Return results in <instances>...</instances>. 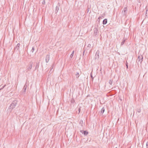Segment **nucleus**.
Returning a JSON list of instances; mask_svg holds the SVG:
<instances>
[{"mask_svg":"<svg viewBox=\"0 0 148 148\" xmlns=\"http://www.w3.org/2000/svg\"><path fill=\"white\" fill-rule=\"evenodd\" d=\"M17 102L18 100L16 99H14L12 101V103L9 106L8 110H10L11 109L10 112L12 111V110L15 108L16 105L17 104Z\"/></svg>","mask_w":148,"mask_h":148,"instance_id":"1","label":"nucleus"},{"mask_svg":"<svg viewBox=\"0 0 148 148\" xmlns=\"http://www.w3.org/2000/svg\"><path fill=\"white\" fill-rule=\"evenodd\" d=\"M33 64V62L32 61H31L29 62V65L27 66V70L28 71H29L32 68V65Z\"/></svg>","mask_w":148,"mask_h":148,"instance_id":"2","label":"nucleus"},{"mask_svg":"<svg viewBox=\"0 0 148 148\" xmlns=\"http://www.w3.org/2000/svg\"><path fill=\"white\" fill-rule=\"evenodd\" d=\"M99 53L100 52L98 50L97 51L96 54H95V59L98 60L99 59Z\"/></svg>","mask_w":148,"mask_h":148,"instance_id":"3","label":"nucleus"},{"mask_svg":"<svg viewBox=\"0 0 148 148\" xmlns=\"http://www.w3.org/2000/svg\"><path fill=\"white\" fill-rule=\"evenodd\" d=\"M143 57L142 55L139 56L138 57V62H140V63H141L143 61Z\"/></svg>","mask_w":148,"mask_h":148,"instance_id":"4","label":"nucleus"},{"mask_svg":"<svg viewBox=\"0 0 148 148\" xmlns=\"http://www.w3.org/2000/svg\"><path fill=\"white\" fill-rule=\"evenodd\" d=\"M80 132L85 136L87 135L88 133V132L87 130H80Z\"/></svg>","mask_w":148,"mask_h":148,"instance_id":"5","label":"nucleus"},{"mask_svg":"<svg viewBox=\"0 0 148 148\" xmlns=\"http://www.w3.org/2000/svg\"><path fill=\"white\" fill-rule=\"evenodd\" d=\"M27 87V85H26V84H25V85L24 86V87H23V90L22 92V93H25Z\"/></svg>","mask_w":148,"mask_h":148,"instance_id":"6","label":"nucleus"},{"mask_svg":"<svg viewBox=\"0 0 148 148\" xmlns=\"http://www.w3.org/2000/svg\"><path fill=\"white\" fill-rule=\"evenodd\" d=\"M94 35L95 36H97V33L98 32V29L95 28L94 29Z\"/></svg>","mask_w":148,"mask_h":148,"instance_id":"7","label":"nucleus"},{"mask_svg":"<svg viewBox=\"0 0 148 148\" xmlns=\"http://www.w3.org/2000/svg\"><path fill=\"white\" fill-rule=\"evenodd\" d=\"M60 6V4L58 3V5L56 6V10H55V13H57L58 12V10L59 9V8Z\"/></svg>","mask_w":148,"mask_h":148,"instance_id":"8","label":"nucleus"},{"mask_svg":"<svg viewBox=\"0 0 148 148\" xmlns=\"http://www.w3.org/2000/svg\"><path fill=\"white\" fill-rule=\"evenodd\" d=\"M50 54H48L46 56L45 58V61L46 63H48L49 60L50 58Z\"/></svg>","mask_w":148,"mask_h":148,"instance_id":"9","label":"nucleus"},{"mask_svg":"<svg viewBox=\"0 0 148 148\" xmlns=\"http://www.w3.org/2000/svg\"><path fill=\"white\" fill-rule=\"evenodd\" d=\"M127 8H124L123 10L122 14L123 15H126L127 14Z\"/></svg>","mask_w":148,"mask_h":148,"instance_id":"10","label":"nucleus"},{"mask_svg":"<svg viewBox=\"0 0 148 148\" xmlns=\"http://www.w3.org/2000/svg\"><path fill=\"white\" fill-rule=\"evenodd\" d=\"M20 43H18L16 46L14 48V50H15L16 49L17 50H18L19 49L20 47Z\"/></svg>","mask_w":148,"mask_h":148,"instance_id":"11","label":"nucleus"},{"mask_svg":"<svg viewBox=\"0 0 148 148\" xmlns=\"http://www.w3.org/2000/svg\"><path fill=\"white\" fill-rule=\"evenodd\" d=\"M39 66V62H36V66L35 67V69L38 70V69Z\"/></svg>","mask_w":148,"mask_h":148,"instance_id":"12","label":"nucleus"},{"mask_svg":"<svg viewBox=\"0 0 148 148\" xmlns=\"http://www.w3.org/2000/svg\"><path fill=\"white\" fill-rule=\"evenodd\" d=\"M126 39H127V38H125V37H124L123 38V41L121 43V46H122L125 43V42L126 40Z\"/></svg>","mask_w":148,"mask_h":148,"instance_id":"13","label":"nucleus"},{"mask_svg":"<svg viewBox=\"0 0 148 148\" xmlns=\"http://www.w3.org/2000/svg\"><path fill=\"white\" fill-rule=\"evenodd\" d=\"M71 104L73 105V106H74V105L75 104V100L73 98H72L71 99Z\"/></svg>","mask_w":148,"mask_h":148,"instance_id":"14","label":"nucleus"},{"mask_svg":"<svg viewBox=\"0 0 148 148\" xmlns=\"http://www.w3.org/2000/svg\"><path fill=\"white\" fill-rule=\"evenodd\" d=\"M107 22V19L106 18L104 19L103 21V25L106 24Z\"/></svg>","mask_w":148,"mask_h":148,"instance_id":"15","label":"nucleus"},{"mask_svg":"<svg viewBox=\"0 0 148 148\" xmlns=\"http://www.w3.org/2000/svg\"><path fill=\"white\" fill-rule=\"evenodd\" d=\"M103 18V16L102 15L99 16L97 20V21H98L99 23L100 22V19L102 18Z\"/></svg>","mask_w":148,"mask_h":148,"instance_id":"16","label":"nucleus"},{"mask_svg":"<svg viewBox=\"0 0 148 148\" xmlns=\"http://www.w3.org/2000/svg\"><path fill=\"white\" fill-rule=\"evenodd\" d=\"M79 124H80L81 125V127H82L83 126V121L82 120H81L79 122Z\"/></svg>","mask_w":148,"mask_h":148,"instance_id":"17","label":"nucleus"},{"mask_svg":"<svg viewBox=\"0 0 148 148\" xmlns=\"http://www.w3.org/2000/svg\"><path fill=\"white\" fill-rule=\"evenodd\" d=\"M105 111V109L104 107H103L101 109V114H103L104 113Z\"/></svg>","mask_w":148,"mask_h":148,"instance_id":"18","label":"nucleus"},{"mask_svg":"<svg viewBox=\"0 0 148 148\" xmlns=\"http://www.w3.org/2000/svg\"><path fill=\"white\" fill-rule=\"evenodd\" d=\"M113 80L112 79H111L109 80V83L110 85H112V84Z\"/></svg>","mask_w":148,"mask_h":148,"instance_id":"19","label":"nucleus"},{"mask_svg":"<svg viewBox=\"0 0 148 148\" xmlns=\"http://www.w3.org/2000/svg\"><path fill=\"white\" fill-rule=\"evenodd\" d=\"M119 88L118 86H115L114 88H112V89H114L113 90H115V89H118Z\"/></svg>","mask_w":148,"mask_h":148,"instance_id":"20","label":"nucleus"},{"mask_svg":"<svg viewBox=\"0 0 148 148\" xmlns=\"http://www.w3.org/2000/svg\"><path fill=\"white\" fill-rule=\"evenodd\" d=\"M74 51L73 50L72 51L71 54V55H70V57L72 58L73 56V55H74Z\"/></svg>","mask_w":148,"mask_h":148,"instance_id":"21","label":"nucleus"},{"mask_svg":"<svg viewBox=\"0 0 148 148\" xmlns=\"http://www.w3.org/2000/svg\"><path fill=\"white\" fill-rule=\"evenodd\" d=\"M35 49V48L34 47H32V50H31V52H32V53H33L34 52V51Z\"/></svg>","mask_w":148,"mask_h":148,"instance_id":"22","label":"nucleus"},{"mask_svg":"<svg viewBox=\"0 0 148 148\" xmlns=\"http://www.w3.org/2000/svg\"><path fill=\"white\" fill-rule=\"evenodd\" d=\"M141 110L140 108H137V111L138 113H140L141 112Z\"/></svg>","mask_w":148,"mask_h":148,"instance_id":"23","label":"nucleus"},{"mask_svg":"<svg viewBox=\"0 0 148 148\" xmlns=\"http://www.w3.org/2000/svg\"><path fill=\"white\" fill-rule=\"evenodd\" d=\"M90 8H89L88 6L86 10L87 13H88L89 12L90 10Z\"/></svg>","mask_w":148,"mask_h":148,"instance_id":"24","label":"nucleus"},{"mask_svg":"<svg viewBox=\"0 0 148 148\" xmlns=\"http://www.w3.org/2000/svg\"><path fill=\"white\" fill-rule=\"evenodd\" d=\"M81 107L80 106L79 107V108H78V111H79V113L80 112V111H81Z\"/></svg>","mask_w":148,"mask_h":148,"instance_id":"25","label":"nucleus"},{"mask_svg":"<svg viewBox=\"0 0 148 148\" xmlns=\"http://www.w3.org/2000/svg\"><path fill=\"white\" fill-rule=\"evenodd\" d=\"M145 9H146V13H145V15L146 16H147V13H148V12H147V11H148V10H147V7L146 6L145 8Z\"/></svg>","mask_w":148,"mask_h":148,"instance_id":"26","label":"nucleus"},{"mask_svg":"<svg viewBox=\"0 0 148 148\" xmlns=\"http://www.w3.org/2000/svg\"><path fill=\"white\" fill-rule=\"evenodd\" d=\"M87 47L88 49H90L91 47V45L90 44H88Z\"/></svg>","mask_w":148,"mask_h":148,"instance_id":"27","label":"nucleus"},{"mask_svg":"<svg viewBox=\"0 0 148 148\" xmlns=\"http://www.w3.org/2000/svg\"><path fill=\"white\" fill-rule=\"evenodd\" d=\"M76 77L78 78L79 77V73H77L75 75Z\"/></svg>","mask_w":148,"mask_h":148,"instance_id":"28","label":"nucleus"},{"mask_svg":"<svg viewBox=\"0 0 148 148\" xmlns=\"http://www.w3.org/2000/svg\"><path fill=\"white\" fill-rule=\"evenodd\" d=\"M6 86V84L2 86L0 88V89H1V90L3 88Z\"/></svg>","mask_w":148,"mask_h":148,"instance_id":"29","label":"nucleus"},{"mask_svg":"<svg viewBox=\"0 0 148 148\" xmlns=\"http://www.w3.org/2000/svg\"><path fill=\"white\" fill-rule=\"evenodd\" d=\"M90 77H91L92 78V80H93L94 77H93V76L92 75V73H91L90 74Z\"/></svg>","mask_w":148,"mask_h":148,"instance_id":"30","label":"nucleus"},{"mask_svg":"<svg viewBox=\"0 0 148 148\" xmlns=\"http://www.w3.org/2000/svg\"><path fill=\"white\" fill-rule=\"evenodd\" d=\"M45 0H43V1L42 2V4H45Z\"/></svg>","mask_w":148,"mask_h":148,"instance_id":"31","label":"nucleus"},{"mask_svg":"<svg viewBox=\"0 0 148 148\" xmlns=\"http://www.w3.org/2000/svg\"><path fill=\"white\" fill-rule=\"evenodd\" d=\"M146 146L147 148H148V141L147 142L146 144Z\"/></svg>","mask_w":148,"mask_h":148,"instance_id":"32","label":"nucleus"},{"mask_svg":"<svg viewBox=\"0 0 148 148\" xmlns=\"http://www.w3.org/2000/svg\"><path fill=\"white\" fill-rule=\"evenodd\" d=\"M83 56H84V53L85 52V50L83 49Z\"/></svg>","mask_w":148,"mask_h":148,"instance_id":"33","label":"nucleus"},{"mask_svg":"<svg viewBox=\"0 0 148 148\" xmlns=\"http://www.w3.org/2000/svg\"><path fill=\"white\" fill-rule=\"evenodd\" d=\"M126 68L127 69H128V63L127 62L126 63Z\"/></svg>","mask_w":148,"mask_h":148,"instance_id":"34","label":"nucleus"},{"mask_svg":"<svg viewBox=\"0 0 148 148\" xmlns=\"http://www.w3.org/2000/svg\"><path fill=\"white\" fill-rule=\"evenodd\" d=\"M54 65L53 64L52 65V66H54Z\"/></svg>","mask_w":148,"mask_h":148,"instance_id":"35","label":"nucleus"},{"mask_svg":"<svg viewBox=\"0 0 148 148\" xmlns=\"http://www.w3.org/2000/svg\"><path fill=\"white\" fill-rule=\"evenodd\" d=\"M1 86H1H0V87Z\"/></svg>","mask_w":148,"mask_h":148,"instance_id":"36","label":"nucleus"},{"mask_svg":"<svg viewBox=\"0 0 148 148\" xmlns=\"http://www.w3.org/2000/svg\"><path fill=\"white\" fill-rule=\"evenodd\" d=\"M90 12H91V11L90 12H89V14H90Z\"/></svg>","mask_w":148,"mask_h":148,"instance_id":"37","label":"nucleus"},{"mask_svg":"<svg viewBox=\"0 0 148 148\" xmlns=\"http://www.w3.org/2000/svg\"><path fill=\"white\" fill-rule=\"evenodd\" d=\"M115 148H117V147H115Z\"/></svg>","mask_w":148,"mask_h":148,"instance_id":"38","label":"nucleus"}]
</instances>
